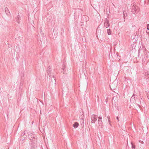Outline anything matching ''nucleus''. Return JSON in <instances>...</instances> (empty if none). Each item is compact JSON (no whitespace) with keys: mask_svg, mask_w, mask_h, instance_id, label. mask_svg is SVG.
I'll use <instances>...</instances> for the list:
<instances>
[{"mask_svg":"<svg viewBox=\"0 0 149 149\" xmlns=\"http://www.w3.org/2000/svg\"><path fill=\"white\" fill-rule=\"evenodd\" d=\"M147 29L149 30V24H148L147 25Z\"/></svg>","mask_w":149,"mask_h":149,"instance_id":"obj_18","label":"nucleus"},{"mask_svg":"<svg viewBox=\"0 0 149 149\" xmlns=\"http://www.w3.org/2000/svg\"><path fill=\"white\" fill-rule=\"evenodd\" d=\"M107 118L108 119V121L109 122H110V120H109V118H109V116H107Z\"/></svg>","mask_w":149,"mask_h":149,"instance_id":"obj_19","label":"nucleus"},{"mask_svg":"<svg viewBox=\"0 0 149 149\" xmlns=\"http://www.w3.org/2000/svg\"><path fill=\"white\" fill-rule=\"evenodd\" d=\"M147 97H148V98L149 99V97H148V96Z\"/></svg>","mask_w":149,"mask_h":149,"instance_id":"obj_25","label":"nucleus"},{"mask_svg":"<svg viewBox=\"0 0 149 149\" xmlns=\"http://www.w3.org/2000/svg\"><path fill=\"white\" fill-rule=\"evenodd\" d=\"M131 143V144H132V148H134V149H135V146L133 144H132V142Z\"/></svg>","mask_w":149,"mask_h":149,"instance_id":"obj_16","label":"nucleus"},{"mask_svg":"<svg viewBox=\"0 0 149 149\" xmlns=\"http://www.w3.org/2000/svg\"><path fill=\"white\" fill-rule=\"evenodd\" d=\"M8 149H9V148H8Z\"/></svg>","mask_w":149,"mask_h":149,"instance_id":"obj_26","label":"nucleus"},{"mask_svg":"<svg viewBox=\"0 0 149 149\" xmlns=\"http://www.w3.org/2000/svg\"><path fill=\"white\" fill-rule=\"evenodd\" d=\"M139 11V8L138 6L134 4L132 6V13L135 14L137 13Z\"/></svg>","mask_w":149,"mask_h":149,"instance_id":"obj_2","label":"nucleus"},{"mask_svg":"<svg viewBox=\"0 0 149 149\" xmlns=\"http://www.w3.org/2000/svg\"><path fill=\"white\" fill-rule=\"evenodd\" d=\"M16 19L17 23L18 24L20 22L21 18L19 15H18L17 17H16Z\"/></svg>","mask_w":149,"mask_h":149,"instance_id":"obj_7","label":"nucleus"},{"mask_svg":"<svg viewBox=\"0 0 149 149\" xmlns=\"http://www.w3.org/2000/svg\"><path fill=\"white\" fill-rule=\"evenodd\" d=\"M118 99V97H117V96H114L113 97L112 101L113 100L114 101H117Z\"/></svg>","mask_w":149,"mask_h":149,"instance_id":"obj_9","label":"nucleus"},{"mask_svg":"<svg viewBox=\"0 0 149 149\" xmlns=\"http://www.w3.org/2000/svg\"><path fill=\"white\" fill-rule=\"evenodd\" d=\"M134 94H133V96H132V97L131 98V100H132L133 99H134L135 98V97H134Z\"/></svg>","mask_w":149,"mask_h":149,"instance_id":"obj_17","label":"nucleus"},{"mask_svg":"<svg viewBox=\"0 0 149 149\" xmlns=\"http://www.w3.org/2000/svg\"><path fill=\"white\" fill-rule=\"evenodd\" d=\"M92 116H92L91 117V123H94L97 119V116L93 115Z\"/></svg>","mask_w":149,"mask_h":149,"instance_id":"obj_4","label":"nucleus"},{"mask_svg":"<svg viewBox=\"0 0 149 149\" xmlns=\"http://www.w3.org/2000/svg\"><path fill=\"white\" fill-rule=\"evenodd\" d=\"M107 31L108 34V35H110L111 34V30H110V29H107Z\"/></svg>","mask_w":149,"mask_h":149,"instance_id":"obj_15","label":"nucleus"},{"mask_svg":"<svg viewBox=\"0 0 149 149\" xmlns=\"http://www.w3.org/2000/svg\"><path fill=\"white\" fill-rule=\"evenodd\" d=\"M109 26L110 25L109 21L107 19H105L104 20V27L106 28H107L109 27Z\"/></svg>","mask_w":149,"mask_h":149,"instance_id":"obj_5","label":"nucleus"},{"mask_svg":"<svg viewBox=\"0 0 149 149\" xmlns=\"http://www.w3.org/2000/svg\"><path fill=\"white\" fill-rule=\"evenodd\" d=\"M80 123L81 124V125H82L83 126H84V120L83 119H81L80 120Z\"/></svg>","mask_w":149,"mask_h":149,"instance_id":"obj_11","label":"nucleus"},{"mask_svg":"<svg viewBox=\"0 0 149 149\" xmlns=\"http://www.w3.org/2000/svg\"><path fill=\"white\" fill-rule=\"evenodd\" d=\"M98 118H99V119L101 120V119H102V117H101V116H99L98 117Z\"/></svg>","mask_w":149,"mask_h":149,"instance_id":"obj_20","label":"nucleus"},{"mask_svg":"<svg viewBox=\"0 0 149 149\" xmlns=\"http://www.w3.org/2000/svg\"><path fill=\"white\" fill-rule=\"evenodd\" d=\"M98 124H99V126H100V125H101V127L102 128V120H98Z\"/></svg>","mask_w":149,"mask_h":149,"instance_id":"obj_12","label":"nucleus"},{"mask_svg":"<svg viewBox=\"0 0 149 149\" xmlns=\"http://www.w3.org/2000/svg\"><path fill=\"white\" fill-rule=\"evenodd\" d=\"M117 120L119 121V118L118 117H116Z\"/></svg>","mask_w":149,"mask_h":149,"instance_id":"obj_21","label":"nucleus"},{"mask_svg":"<svg viewBox=\"0 0 149 149\" xmlns=\"http://www.w3.org/2000/svg\"><path fill=\"white\" fill-rule=\"evenodd\" d=\"M25 134V132H24V134H22V135H23L24 134Z\"/></svg>","mask_w":149,"mask_h":149,"instance_id":"obj_24","label":"nucleus"},{"mask_svg":"<svg viewBox=\"0 0 149 149\" xmlns=\"http://www.w3.org/2000/svg\"><path fill=\"white\" fill-rule=\"evenodd\" d=\"M5 11L6 15H9V14H10V12L7 8L6 7L5 8Z\"/></svg>","mask_w":149,"mask_h":149,"instance_id":"obj_8","label":"nucleus"},{"mask_svg":"<svg viewBox=\"0 0 149 149\" xmlns=\"http://www.w3.org/2000/svg\"><path fill=\"white\" fill-rule=\"evenodd\" d=\"M107 99H106V102H107Z\"/></svg>","mask_w":149,"mask_h":149,"instance_id":"obj_23","label":"nucleus"},{"mask_svg":"<svg viewBox=\"0 0 149 149\" xmlns=\"http://www.w3.org/2000/svg\"><path fill=\"white\" fill-rule=\"evenodd\" d=\"M139 53H140V50H139L138 51V56H139Z\"/></svg>","mask_w":149,"mask_h":149,"instance_id":"obj_22","label":"nucleus"},{"mask_svg":"<svg viewBox=\"0 0 149 149\" xmlns=\"http://www.w3.org/2000/svg\"><path fill=\"white\" fill-rule=\"evenodd\" d=\"M143 54L141 55L142 61L143 64H146L147 60L149 58V52L146 50V48L143 49Z\"/></svg>","mask_w":149,"mask_h":149,"instance_id":"obj_1","label":"nucleus"},{"mask_svg":"<svg viewBox=\"0 0 149 149\" xmlns=\"http://www.w3.org/2000/svg\"><path fill=\"white\" fill-rule=\"evenodd\" d=\"M123 15L125 17H126L127 16V12L126 11H123Z\"/></svg>","mask_w":149,"mask_h":149,"instance_id":"obj_13","label":"nucleus"},{"mask_svg":"<svg viewBox=\"0 0 149 149\" xmlns=\"http://www.w3.org/2000/svg\"><path fill=\"white\" fill-rule=\"evenodd\" d=\"M64 65V66H62V69L63 70L62 72L63 73V74H64L65 73V71H64V70L65 69V68H66L65 65Z\"/></svg>","mask_w":149,"mask_h":149,"instance_id":"obj_14","label":"nucleus"},{"mask_svg":"<svg viewBox=\"0 0 149 149\" xmlns=\"http://www.w3.org/2000/svg\"><path fill=\"white\" fill-rule=\"evenodd\" d=\"M51 68H49L47 70V73L48 75H49V76L52 78L51 77H52L53 78V79H54V81L55 82H56V80L55 79H54V76L53 75H52L51 74Z\"/></svg>","mask_w":149,"mask_h":149,"instance_id":"obj_6","label":"nucleus"},{"mask_svg":"<svg viewBox=\"0 0 149 149\" xmlns=\"http://www.w3.org/2000/svg\"><path fill=\"white\" fill-rule=\"evenodd\" d=\"M79 124L77 122H75L73 125V126L74 128H76L78 127Z\"/></svg>","mask_w":149,"mask_h":149,"instance_id":"obj_10","label":"nucleus"},{"mask_svg":"<svg viewBox=\"0 0 149 149\" xmlns=\"http://www.w3.org/2000/svg\"><path fill=\"white\" fill-rule=\"evenodd\" d=\"M117 83L116 81H114L110 85V87L111 89L112 90H115L117 88Z\"/></svg>","mask_w":149,"mask_h":149,"instance_id":"obj_3","label":"nucleus"}]
</instances>
